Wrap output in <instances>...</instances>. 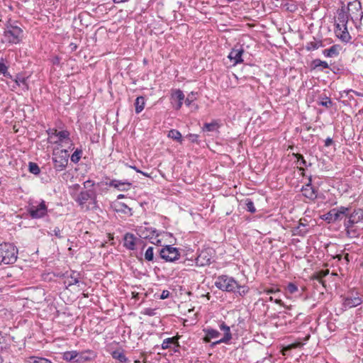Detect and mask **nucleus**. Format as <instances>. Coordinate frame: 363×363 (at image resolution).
<instances>
[{
  "mask_svg": "<svg viewBox=\"0 0 363 363\" xmlns=\"http://www.w3.org/2000/svg\"><path fill=\"white\" fill-rule=\"evenodd\" d=\"M297 162L300 165L306 166V161L304 160L303 157L301 155H297Z\"/></svg>",
  "mask_w": 363,
  "mask_h": 363,
  "instance_id": "09e8293b",
  "label": "nucleus"
},
{
  "mask_svg": "<svg viewBox=\"0 0 363 363\" xmlns=\"http://www.w3.org/2000/svg\"><path fill=\"white\" fill-rule=\"evenodd\" d=\"M0 254L4 264L16 262L18 257V249L11 243L4 242L0 245Z\"/></svg>",
  "mask_w": 363,
  "mask_h": 363,
  "instance_id": "6e6552de",
  "label": "nucleus"
},
{
  "mask_svg": "<svg viewBox=\"0 0 363 363\" xmlns=\"http://www.w3.org/2000/svg\"><path fill=\"white\" fill-rule=\"evenodd\" d=\"M82 150L78 148L76 149L70 157L71 161L74 164L78 163L82 157Z\"/></svg>",
  "mask_w": 363,
  "mask_h": 363,
  "instance_id": "72a5a7b5",
  "label": "nucleus"
},
{
  "mask_svg": "<svg viewBox=\"0 0 363 363\" xmlns=\"http://www.w3.org/2000/svg\"><path fill=\"white\" fill-rule=\"evenodd\" d=\"M61 58L59 56H54L51 59V62L53 65H60V64Z\"/></svg>",
  "mask_w": 363,
  "mask_h": 363,
  "instance_id": "de8ad7c7",
  "label": "nucleus"
},
{
  "mask_svg": "<svg viewBox=\"0 0 363 363\" xmlns=\"http://www.w3.org/2000/svg\"><path fill=\"white\" fill-rule=\"evenodd\" d=\"M345 228L346 233L350 238H357L361 234V230L356 225L346 226Z\"/></svg>",
  "mask_w": 363,
  "mask_h": 363,
  "instance_id": "a878e982",
  "label": "nucleus"
},
{
  "mask_svg": "<svg viewBox=\"0 0 363 363\" xmlns=\"http://www.w3.org/2000/svg\"><path fill=\"white\" fill-rule=\"evenodd\" d=\"M83 185H84V188L86 189V190L94 189L93 187L94 186V182L93 181L89 179V180H86V182H84Z\"/></svg>",
  "mask_w": 363,
  "mask_h": 363,
  "instance_id": "a18cd8bd",
  "label": "nucleus"
},
{
  "mask_svg": "<svg viewBox=\"0 0 363 363\" xmlns=\"http://www.w3.org/2000/svg\"><path fill=\"white\" fill-rule=\"evenodd\" d=\"M197 92L191 91L188 95L187 97L184 98V104L186 106L191 108V111H196L199 109V106L197 104L194 103L196 100Z\"/></svg>",
  "mask_w": 363,
  "mask_h": 363,
  "instance_id": "a211bd4d",
  "label": "nucleus"
},
{
  "mask_svg": "<svg viewBox=\"0 0 363 363\" xmlns=\"http://www.w3.org/2000/svg\"><path fill=\"white\" fill-rule=\"evenodd\" d=\"M276 303L283 306L284 303L281 299H274V301Z\"/></svg>",
  "mask_w": 363,
  "mask_h": 363,
  "instance_id": "4d7b16f0",
  "label": "nucleus"
},
{
  "mask_svg": "<svg viewBox=\"0 0 363 363\" xmlns=\"http://www.w3.org/2000/svg\"><path fill=\"white\" fill-rule=\"evenodd\" d=\"M172 345H178V342L177 340H175L174 337H168L163 340L162 343V349L167 350L171 347Z\"/></svg>",
  "mask_w": 363,
  "mask_h": 363,
  "instance_id": "473e14b6",
  "label": "nucleus"
},
{
  "mask_svg": "<svg viewBox=\"0 0 363 363\" xmlns=\"http://www.w3.org/2000/svg\"><path fill=\"white\" fill-rule=\"evenodd\" d=\"M335 33L338 38L343 42H348L351 36L347 30V26H342L340 23L335 24Z\"/></svg>",
  "mask_w": 363,
  "mask_h": 363,
  "instance_id": "dca6fc26",
  "label": "nucleus"
},
{
  "mask_svg": "<svg viewBox=\"0 0 363 363\" xmlns=\"http://www.w3.org/2000/svg\"><path fill=\"white\" fill-rule=\"evenodd\" d=\"M279 290L278 289H266L264 290V293H265L266 294H274L276 293L277 291H279Z\"/></svg>",
  "mask_w": 363,
  "mask_h": 363,
  "instance_id": "8fccbe9b",
  "label": "nucleus"
},
{
  "mask_svg": "<svg viewBox=\"0 0 363 363\" xmlns=\"http://www.w3.org/2000/svg\"><path fill=\"white\" fill-rule=\"evenodd\" d=\"M111 355L113 359L118 360L121 363H128V358L122 350H115L112 352Z\"/></svg>",
  "mask_w": 363,
  "mask_h": 363,
  "instance_id": "bb28decb",
  "label": "nucleus"
},
{
  "mask_svg": "<svg viewBox=\"0 0 363 363\" xmlns=\"http://www.w3.org/2000/svg\"><path fill=\"white\" fill-rule=\"evenodd\" d=\"M308 232V228L307 225L299 223L298 225L294 228L293 229V234L294 235H298V236H305Z\"/></svg>",
  "mask_w": 363,
  "mask_h": 363,
  "instance_id": "b1692460",
  "label": "nucleus"
},
{
  "mask_svg": "<svg viewBox=\"0 0 363 363\" xmlns=\"http://www.w3.org/2000/svg\"><path fill=\"white\" fill-rule=\"evenodd\" d=\"M363 219V215L361 212L354 211L352 213L347 220H345L344 223V226H353L355 224L358 223Z\"/></svg>",
  "mask_w": 363,
  "mask_h": 363,
  "instance_id": "6ab92c4d",
  "label": "nucleus"
},
{
  "mask_svg": "<svg viewBox=\"0 0 363 363\" xmlns=\"http://www.w3.org/2000/svg\"><path fill=\"white\" fill-rule=\"evenodd\" d=\"M313 65L314 68L321 67L322 69H327L329 67L327 62L319 59L314 60L313 61Z\"/></svg>",
  "mask_w": 363,
  "mask_h": 363,
  "instance_id": "f704fd0d",
  "label": "nucleus"
},
{
  "mask_svg": "<svg viewBox=\"0 0 363 363\" xmlns=\"http://www.w3.org/2000/svg\"><path fill=\"white\" fill-rule=\"evenodd\" d=\"M186 138L191 142V143H197L199 139V135L196 134H192L190 133L186 135Z\"/></svg>",
  "mask_w": 363,
  "mask_h": 363,
  "instance_id": "49530a36",
  "label": "nucleus"
},
{
  "mask_svg": "<svg viewBox=\"0 0 363 363\" xmlns=\"http://www.w3.org/2000/svg\"><path fill=\"white\" fill-rule=\"evenodd\" d=\"M115 210L118 213H122L128 216L132 215V210L124 203H117L115 206Z\"/></svg>",
  "mask_w": 363,
  "mask_h": 363,
  "instance_id": "393cba45",
  "label": "nucleus"
},
{
  "mask_svg": "<svg viewBox=\"0 0 363 363\" xmlns=\"http://www.w3.org/2000/svg\"><path fill=\"white\" fill-rule=\"evenodd\" d=\"M145 100L143 96H138L135 101V113H140L145 108Z\"/></svg>",
  "mask_w": 363,
  "mask_h": 363,
  "instance_id": "c756f323",
  "label": "nucleus"
},
{
  "mask_svg": "<svg viewBox=\"0 0 363 363\" xmlns=\"http://www.w3.org/2000/svg\"><path fill=\"white\" fill-rule=\"evenodd\" d=\"M246 208L247 211L250 213L256 212V208L255 207L254 203L250 199L246 200Z\"/></svg>",
  "mask_w": 363,
  "mask_h": 363,
  "instance_id": "37998d69",
  "label": "nucleus"
},
{
  "mask_svg": "<svg viewBox=\"0 0 363 363\" xmlns=\"http://www.w3.org/2000/svg\"><path fill=\"white\" fill-rule=\"evenodd\" d=\"M342 306L344 310H347L359 306L362 303V298L357 291H350L346 295L342 296Z\"/></svg>",
  "mask_w": 363,
  "mask_h": 363,
  "instance_id": "1a4fd4ad",
  "label": "nucleus"
},
{
  "mask_svg": "<svg viewBox=\"0 0 363 363\" xmlns=\"http://www.w3.org/2000/svg\"><path fill=\"white\" fill-rule=\"evenodd\" d=\"M0 74L9 79H13V76L9 72V66L5 63V60L0 58Z\"/></svg>",
  "mask_w": 363,
  "mask_h": 363,
  "instance_id": "cd10ccee",
  "label": "nucleus"
},
{
  "mask_svg": "<svg viewBox=\"0 0 363 363\" xmlns=\"http://www.w3.org/2000/svg\"><path fill=\"white\" fill-rule=\"evenodd\" d=\"M30 216L33 219H39L45 216L48 213V207L45 201L41 200L39 203L37 202L30 203L27 209Z\"/></svg>",
  "mask_w": 363,
  "mask_h": 363,
  "instance_id": "9d476101",
  "label": "nucleus"
},
{
  "mask_svg": "<svg viewBox=\"0 0 363 363\" xmlns=\"http://www.w3.org/2000/svg\"><path fill=\"white\" fill-rule=\"evenodd\" d=\"M54 233L56 237L61 238V230L59 228H55L54 229Z\"/></svg>",
  "mask_w": 363,
  "mask_h": 363,
  "instance_id": "864d4df0",
  "label": "nucleus"
},
{
  "mask_svg": "<svg viewBox=\"0 0 363 363\" xmlns=\"http://www.w3.org/2000/svg\"><path fill=\"white\" fill-rule=\"evenodd\" d=\"M137 238L130 233H127L123 237V246L129 250H134L135 249Z\"/></svg>",
  "mask_w": 363,
  "mask_h": 363,
  "instance_id": "f3484780",
  "label": "nucleus"
},
{
  "mask_svg": "<svg viewBox=\"0 0 363 363\" xmlns=\"http://www.w3.org/2000/svg\"><path fill=\"white\" fill-rule=\"evenodd\" d=\"M29 171L33 174H38L40 172V169L38 165L34 162L29 163Z\"/></svg>",
  "mask_w": 363,
  "mask_h": 363,
  "instance_id": "ea45409f",
  "label": "nucleus"
},
{
  "mask_svg": "<svg viewBox=\"0 0 363 363\" xmlns=\"http://www.w3.org/2000/svg\"><path fill=\"white\" fill-rule=\"evenodd\" d=\"M349 91H352L356 96H363V93H360V92H358V91H354V90H350Z\"/></svg>",
  "mask_w": 363,
  "mask_h": 363,
  "instance_id": "6e6d98bb",
  "label": "nucleus"
},
{
  "mask_svg": "<svg viewBox=\"0 0 363 363\" xmlns=\"http://www.w3.org/2000/svg\"><path fill=\"white\" fill-rule=\"evenodd\" d=\"M137 234L140 236V238L148 240L151 243L154 245H161V233L154 228L146 225L140 226L137 229Z\"/></svg>",
  "mask_w": 363,
  "mask_h": 363,
  "instance_id": "423d86ee",
  "label": "nucleus"
},
{
  "mask_svg": "<svg viewBox=\"0 0 363 363\" xmlns=\"http://www.w3.org/2000/svg\"><path fill=\"white\" fill-rule=\"evenodd\" d=\"M286 290L289 294H294L298 291V288L295 284L290 282L286 286Z\"/></svg>",
  "mask_w": 363,
  "mask_h": 363,
  "instance_id": "c9c22d12",
  "label": "nucleus"
},
{
  "mask_svg": "<svg viewBox=\"0 0 363 363\" xmlns=\"http://www.w3.org/2000/svg\"><path fill=\"white\" fill-rule=\"evenodd\" d=\"M318 105L329 108L332 106V101L329 97L325 96L320 99V101L318 102Z\"/></svg>",
  "mask_w": 363,
  "mask_h": 363,
  "instance_id": "4c0bfd02",
  "label": "nucleus"
},
{
  "mask_svg": "<svg viewBox=\"0 0 363 363\" xmlns=\"http://www.w3.org/2000/svg\"><path fill=\"white\" fill-rule=\"evenodd\" d=\"M4 360L2 359V357L0 356V363H3Z\"/></svg>",
  "mask_w": 363,
  "mask_h": 363,
  "instance_id": "0e129e2a",
  "label": "nucleus"
},
{
  "mask_svg": "<svg viewBox=\"0 0 363 363\" xmlns=\"http://www.w3.org/2000/svg\"><path fill=\"white\" fill-rule=\"evenodd\" d=\"M169 291H167V290H164V291L162 292V294H161V296H160V298H161L162 299H165V298H168V297H169Z\"/></svg>",
  "mask_w": 363,
  "mask_h": 363,
  "instance_id": "3c124183",
  "label": "nucleus"
},
{
  "mask_svg": "<svg viewBox=\"0 0 363 363\" xmlns=\"http://www.w3.org/2000/svg\"><path fill=\"white\" fill-rule=\"evenodd\" d=\"M167 137L182 144L183 138L181 133L176 129H171L167 134Z\"/></svg>",
  "mask_w": 363,
  "mask_h": 363,
  "instance_id": "c85d7f7f",
  "label": "nucleus"
},
{
  "mask_svg": "<svg viewBox=\"0 0 363 363\" xmlns=\"http://www.w3.org/2000/svg\"><path fill=\"white\" fill-rule=\"evenodd\" d=\"M133 168L138 173H141V171L138 169L136 167H133Z\"/></svg>",
  "mask_w": 363,
  "mask_h": 363,
  "instance_id": "052dcab7",
  "label": "nucleus"
},
{
  "mask_svg": "<svg viewBox=\"0 0 363 363\" xmlns=\"http://www.w3.org/2000/svg\"><path fill=\"white\" fill-rule=\"evenodd\" d=\"M303 195L310 199H314L317 197V191L309 182L306 185L303 186L301 189Z\"/></svg>",
  "mask_w": 363,
  "mask_h": 363,
  "instance_id": "412c9836",
  "label": "nucleus"
},
{
  "mask_svg": "<svg viewBox=\"0 0 363 363\" xmlns=\"http://www.w3.org/2000/svg\"><path fill=\"white\" fill-rule=\"evenodd\" d=\"M140 174H142L143 175H144V176H145V177H150V175H149L147 173L144 172H142V171H141V173H140Z\"/></svg>",
  "mask_w": 363,
  "mask_h": 363,
  "instance_id": "bf43d9fd",
  "label": "nucleus"
},
{
  "mask_svg": "<svg viewBox=\"0 0 363 363\" xmlns=\"http://www.w3.org/2000/svg\"><path fill=\"white\" fill-rule=\"evenodd\" d=\"M269 301H274V298H273V297H272V296H270V297L269 298Z\"/></svg>",
  "mask_w": 363,
  "mask_h": 363,
  "instance_id": "e2e57ef3",
  "label": "nucleus"
},
{
  "mask_svg": "<svg viewBox=\"0 0 363 363\" xmlns=\"http://www.w3.org/2000/svg\"><path fill=\"white\" fill-rule=\"evenodd\" d=\"M30 359H33L32 363H52L50 360L43 357H32Z\"/></svg>",
  "mask_w": 363,
  "mask_h": 363,
  "instance_id": "c03bdc74",
  "label": "nucleus"
},
{
  "mask_svg": "<svg viewBox=\"0 0 363 363\" xmlns=\"http://www.w3.org/2000/svg\"><path fill=\"white\" fill-rule=\"evenodd\" d=\"M128 1V0H113V1H114L115 3H117V4H118V3H123V2H126V1Z\"/></svg>",
  "mask_w": 363,
  "mask_h": 363,
  "instance_id": "13d9d810",
  "label": "nucleus"
},
{
  "mask_svg": "<svg viewBox=\"0 0 363 363\" xmlns=\"http://www.w3.org/2000/svg\"><path fill=\"white\" fill-rule=\"evenodd\" d=\"M337 19H338L337 23H340V26H347V21H348V17L345 13L342 12V13H339Z\"/></svg>",
  "mask_w": 363,
  "mask_h": 363,
  "instance_id": "e433bc0d",
  "label": "nucleus"
},
{
  "mask_svg": "<svg viewBox=\"0 0 363 363\" xmlns=\"http://www.w3.org/2000/svg\"><path fill=\"white\" fill-rule=\"evenodd\" d=\"M217 123H205L204 126L203 128V130L205 131H214L216 129Z\"/></svg>",
  "mask_w": 363,
  "mask_h": 363,
  "instance_id": "a19ab883",
  "label": "nucleus"
},
{
  "mask_svg": "<svg viewBox=\"0 0 363 363\" xmlns=\"http://www.w3.org/2000/svg\"><path fill=\"white\" fill-rule=\"evenodd\" d=\"M80 274L75 271H72L70 274L66 277L65 283L69 286L79 283Z\"/></svg>",
  "mask_w": 363,
  "mask_h": 363,
  "instance_id": "5701e85b",
  "label": "nucleus"
},
{
  "mask_svg": "<svg viewBox=\"0 0 363 363\" xmlns=\"http://www.w3.org/2000/svg\"><path fill=\"white\" fill-rule=\"evenodd\" d=\"M244 53V48L240 45H235L228 55V58L233 62L234 65H238L243 62L242 55Z\"/></svg>",
  "mask_w": 363,
  "mask_h": 363,
  "instance_id": "2eb2a0df",
  "label": "nucleus"
},
{
  "mask_svg": "<svg viewBox=\"0 0 363 363\" xmlns=\"http://www.w3.org/2000/svg\"><path fill=\"white\" fill-rule=\"evenodd\" d=\"M214 284L223 291L234 293L240 296H245L250 290L247 286L240 285L233 277L228 275L218 276Z\"/></svg>",
  "mask_w": 363,
  "mask_h": 363,
  "instance_id": "7ed1b4c3",
  "label": "nucleus"
},
{
  "mask_svg": "<svg viewBox=\"0 0 363 363\" xmlns=\"http://www.w3.org/2000/svg\"><path fill=\"white\" fill-rule=\"evenodd\" d=\"M349 211V208L345 206H340L330 209L328 213L322 216V219L328 223H335L342 218Z\"/></svg>",
  "mask_w": 363,
  "mask_h": 363,
  "instance_id": "9b49d317",
  "label": "nucleus"
},
{
  "mask_svg": "<svg viewBox=\"0 0 363 363\" xmlns=\"http://www.w3.org/2000/svg\"><path fill=\"white\" fill-rule=\"evenodd\" d=\"M212 259V250L205 249L200 252L196 259V263L198 266H206L211 264Z\"/></svg>",
  "mask_w": 363,
  "mask_h": 363,
  "instance_id": "4468645a",
  "label": "nucleus"
},
{
  "mask_svg": "<svg viewBox=\"0 0 363 363\" xmlns=\"http://www.w3.org/2000/svg\"><path fill=\"white\" fill-rule=\"evenodd\" d=\"M47 141L50 145H55L57 147L70 144L69 148L73 145L70 138V133L67 130H58L56 128H49L46 130Z\"/></svg>",
  "mask_w": 363,
  "mask_h": 363,
  "instance_id": "39448f33",
  "label": "nucleus"
},
{
  "mask_svg": "<svg viewBox=\"0 0 363 363\" xmlns=\"http://www.w3.org/2000/svg\"><path fill=\"white\" fill-rule=\"evenodd\" d=\"M153 250L154 249L152 247H149L145 251V259L148 262L153 261V259H154Z\"/></svg>",
  "mask_w": 363,
  "mask_h": 363,
  "instance_id": "58836bf2",
  "label": "nucleus"
},
{
  "mask_svg": "<svg viewBox=\"0 0 363 363\" xmlns=\"http://www.w3.org/2000/svg\"><path fill=\"white\" fill-rule=\"evenodd\" d=\"M323 54L326 57H333L337 55L338 52L336 45H333L330 48L324 50Z\"/></svg>",
  "mask_w": 363,
  "mask_h": 363,
  "instance_id": "2f4dec72",
  "label": "nucleus"
},
{
  "mask_svg": "<svg viewBox=\"0 0 363 363\" xmlns=\"http://www.w3.org/2000/svg\"><path fill=\"white\" fill-rule=\"evenodd\" d=\"M109 186L116 188L119 191H127L130 189L131 184L127 182H123L117 179H113L108 184Z\"/></svg>",
  "mask_w": 363,
  "mask_h": 363,
  "instance_id": "aec40b11",
  "label": "nucleus"
},
{
  "mask_svg": "<svg viewBox=\"0 0 363 363\" xmlns=\"http://www.w3.org/2000/svg\"><path fill=\"white\" fill-rule=\"evenodd\" d=\"M122 198H124V195H123V194H119V195L118 196V199H122Z\"/></svg>",
  "mask_w": 363,
  "mask_h": 363,
  "instance_id": "680f3d73",
  "label": "nucleus"
},
{
  "mask_svg": "<svg viewBox=\"0 0 363 363\" xmlns=\"http://www.w3.org/2000/svg\"><path fill=\"white\" fill-rule=\"evenodd\" d=\"M320 46V43L318 42H310L306 45L307 50H315Z\"/></svg>",
  "mask_w": 363,
  "mask_h": 363,
  "instance_id": "79ce46f5",
  "label": "nucleus"
},
{
  "mask_svg": "<svg viewBox=\"0 0 363 363\" xmlns=\"http://www.w3.org/2000/svg\"><path fill=\"white\" fill-rule=\"evenodd\" d=\"M185 96L183 91L179 89H172L171 93V103L175 110H180L182 107Z\"/></svg>",
  "mask_w": 363,
  "mask_h": 363,
  "instance_id": "ddd939ff",
  "label": "nucleus"
},
{
  "mask_svg": "<svg viewBox=\"0 0 363 363\" xmlns=\"http://www.w3.org/2000/svg\"><path fill=\"white\" fill-rule=\"evenodd\" d=\"M69 49L71 51H74L77 48V45L75 43H71L69 45Z\"/></svg>",
  "mask_w": 363,
  "mask_h": 363,
  "instance_id": "5fc2aeb1",
  "label": "nucleus"
},
{
  "mask_svg": "<svg viewBox=\"0 0 363 363\" xmlns=\"http://www.w3.org/2000/svg\"><path fill=\"white\" fill-rule=\"evenodd\" d=\"M218 328L223 332V335L220 339L218 337L220 336V333L216 329L211 327L203 329V332L205 334L203 340L205 342H210L212 339H218L211 343V347H212L222 343L229 345L233 338L230 328L224 321L219 322Z\"/></svg>",
  "mask_w": 363,
  "mask_h": 363,
  "instance_id": "f03ea898",
  "label": "nucleus"
},
{
  "mask_svg": "<svg viewBox=\"0 0 363 363\" xmlns=\"http://www.w3.org/2000/svg\"><path fill=\"white\" fill-rule=\"evenodd\" d=\"M71 189L73 191L71 195L73 199L83 209L89 211L98 208L96 193L94 189L79 190L81 186L76 184L72 186Z\"/></svg>",
  "mask_w": 363,
  "mask_h": 363,
  "instance_id": "f257e3e1",
  "label": "nucleus"
},
{
  "mask_svg": "<svg viewBox=\"0 0 363 363\" xmlns=\"http://www.w3.org/2000/svg\"><path fill=\"white\" fill-rule=\"evenodd\" d=\"M28 77H26L21 74H18L14 79H12L16 83V86L22 87L23 90H28Z\"/></svg>",
  "mask_w": 363,
  "mask_h": 363,
  "instance_id": "4be33fe9",
  "label": "nucleus"
},
{
  "mask_svg": "<svg viewBox=\"0 0 363 363\" xmlns=\"http://www.w3.org/2000/svg\"><path fill=\"white\" fill-rule=\"evenodd\" d=\"M23 38V30L14 23L9 21L4 27L1 41L9 45L19 44Z\"/></svg>",
  "mask_w": 363,
  "mask_h": 363,
  "instance_id": "20e7f679",
  "label": "nucleus"
},
{
  "mask_svg": "<svg viewBox=\"0 0 363 363\" xmlns=\"http://www.w3.org/2000/svg\"><path fill=\"white\" fill-rule=\"evenodd\" d=\"M79 355V353L75 350L68 351L64 353L63 358L65 360L71 362L73 360H76L77 362L79 361V358H77Z\"/></svg>",
  "mask_w": 363,
  "mask_h": 363,
  "instance_id": "7c9ffc66",
  "label": "nucleus"
},
{
  "mask_svg": "<svg viewBox=\"0 0 363 363\" xmlns=\"http://www.w3.org/2000/svg\"><path fill=\"white\" fill-rule=\"evenodd\" d=\"M333 139L330 138H328L325 140V147H329V146H330L333 144Z\"/></svg>",
  "mask_w": 363,
  "mask_h": 363,
  "instance_id": "603ef678",
  "label": "nucleus"
},
{
  "mask_svg": "<svg viewBox=\"0 0 363 363\" xmlns=\"http://www.w3.org/2000/svg\"><path fill=\"white\" fill-rule=\"evenodd\" d=\"M69 152L67 150H54L52 155L54 169L57 172H61L66 169L69 161Z\"/></svg>",
  "mask_w": 363,
  "mask_h": 363,
  "instance_id": "0eeeda50",
  "label": "nucleus"
},
{
  "mask_svg": "<svg viewBox=\"0 0 363 363\" xmlns=\"http://www.w3.org/2000/svg\"><path fill=\"white\" fill-rule=\"evenodd\" d=\"M160 257L166 262H173L180 257V252L177 247L166 245L160 250Z\"/></svg>",
  "mask_w": 363,
  "mask_h": 363,
  "instance_id": "f8f14e48",
  "label": "nucleus"
}]
</instances>
